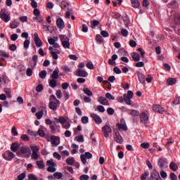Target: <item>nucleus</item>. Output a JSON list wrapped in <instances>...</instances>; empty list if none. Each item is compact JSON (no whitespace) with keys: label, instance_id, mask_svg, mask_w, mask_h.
I'll return each mask as SVG.
<instances>
[{"label":"nucleus","instance_id":"59","mask_svg":"<svg viewBox=\"0 0 180 180\" xmlns=\"http://www.w3.org/2000/svg\"><path fill=\"white\" fill-rule=\"evenodd\" d=\"M86 67H87L89 70H94L95 68V66L94 65V63H92V62H89L86 65Z\"/></svg>","mask_w":180,"mask_h":180},{"label":"nucleus","instance_id":"31","mask_svg":"<svg viewBox=\"0 0 180 180\" xmlns=\"http://www.w3.org/2000/svg\"><path fill=\"white\" fill-rule=\"evenodd\" d=\"M4 91L6 93L7 98H12V95H11L12 91H11V89L4 88Z\"/></svg>","mask_w":180,"mask_h":180},{"label":"nucleus","instance_id":"48","mask_svg":"<svg viewBox=\"0 0 180 180\" xmlns=\"http://www.w3.org/2000/svg\"><path fill=\"white\" fill-rule=\"evenodd\" d=\"M58 122H59V123L63 125L67 122V119H65L64 117H59Z\"/></svg>","mask_w":180,"mask_h":180},{"label":"nucleus","instance_id":"13","mask_svg":"<svg viewBox=\"0 0 180 180\" xmlns=\"http://www.w3.org/2000/svg\"><path fill=\"white\" fill-rule=\"evenodd\" d=\"M153 110L156 113H164L165 110L160 105H154L152 108Z\"/></svg>","mask_w":180,"mask_h":180},{"label":"nucleus","instance_id":"47","mask_svg":"<svg viewBox=\"0 0 180 180\" xmlns=\"http://www.w3.org/2000/svg\"><path fill=\"white\" fill-rule=\"evenodd\" d=\"M33 20H38V22L39 23H43V22H44V20L40 15H37V17H34Z\"/></svg>","mask_w":180,"mask_h":180},{"label":"nucleus","instance_id":"35","mask_svg":"<svg viewBox=\"0 0 180 180\" xmlns=\"http://www.w3.org/2000/svg\"><path fill=\"white\" fill-rule=\"evenodd\" d=\"M129 115H131V116H134V117H136V116L140 115V112L132 109V110H130Z\"/></svg>","mask_w":180,"mask_h":180},{"label":"nucleus","instance_id":"34","mask_svg":"<svg viewBox=\"0 0 180 180\" xmlns=\"http://www.w3.org/2000/svg\"><path fill=\"white\" fill-rule=\"evenodd\" d=\"M96 41L98 44H102L103 43V39L101 34H97L96 36Z\"/></svg>","mask_w":180,"mask_h":180},{"label":"nucleus","instance_id":"51","mask_svg":"<svg viewBox=\"0 0 180 180\" xmlns=\"http://www.w3.org/2000/svg\"><path fill=\"white\" fill-rule=\"evenodd\" d=\"M26 75L27 77H32L33 75V69L29 68L27 69Z\"/></svg>","mask_w":180,"mask_h":180},{"label":"nucleus","instance_id":"17","mask_svg":"<svg viewBox=\"0 0 180 180\" xmlns=\"http://www.w3.org/2000/svg\"><path fill=\"white\" fill-rule=\"evenodd\" d=\"M117 58V55L114 54L111 56V59L108 60V64L110 65H116V60Z\"/></svg>","mask_w":180,"mask_h":180},{"label":"nucleus","instance_id":"45","mask_svg":"<svg viewBox=\"0 0 180 180\" xmlns=\"http://www.w3.org/2000/svg\"><path fill=\"white\" fill-rule=\"evenodd\" d=\"M62 46L64 49H70V40L62 42Z\"/></svg>","mask_w":180,"mask_h":180},{"label":"nucleus","instance_id":"50","mask_svg":"<svg viewBox=\"0 0 180 180\" xmlns=\"http://www.w3.org/2000/svg\"><path fill=\"white\" fill-rule=\"evenodd\" d=\"M105 98L107 99H109L110 101H115V96H113V95H111L110 93L105 94Z\"/></svg>","mask_w":180,"mask_h":180},{"label":"nucleus","instance_id":"37","mask_svg":"<svg viewBox=\"0 0 180 180\" xmlns=\"http://www.w3.org/2000/svg\"><path fill=\"white\" fill-rule=\"evenodd\" d=\"M99 25V21L96 20H94L93 21H91V29H95L96 26Z\"/></svg>","mask_w":180,"mask_h":180},{"label":"nucleus","instance_id":"18","mask_svg":"<svg viewBox=\"0 0 180 180\" xmlns=\"http://www.w3.org/2000/svg\"><path fill=\"white\" fill-rule=\"evenodd\" d=\"M56 25L58 29H63L65 27L64 20H63V18H58L56 20Z\"/></svg>","mask_w":180,"mask_h":180},{"label":"nucleus","instance_id":"23","mask_svg":"<svg viewBox=\"0 0 180 180\" xmlns=\"http://www.w3.org/2000/svg\"><path fill=\"white\" fill-rule=\"evenodd\" d=\"M11 151H13V153H16V151L19 150V144L17 143H13L11 146Z\"/></svg>","mask_w":180,"mask_h":180},{"label":"nucleus","instance_id":"28","mask_svg":"<svg viewBox=\"0 0 180 180\" xmlns=\"http://www.w3.org/2000/svg\"><path fill=\"white\" fill-rule=\"evenodd\" d=\"M167 85H175L176 84V79L175 78H168L167 80Z\"/></svg>","mask_w":180,"mask_h":180},{"label":"nucleus","instance_id":"9","mask_svg":"<svg viewBox=\"0 0 180 180\" xmlns=\"http://www.w3.org/2000/svg\"><path fill=\"white\" fill-rule=\"evenodd\" d=\"M102 131L105 137H109V133H112V128L109 125H105L102 127Z\"/></svg>","mask_w":180,"mask_h":180},{"label":"nucleus","instance_id":"36","mask_svg":"<svg viewBox=\"0 0 180 180\" xmlns=\"http://www.w3.org/2000/svg\"><path fill=\"white\" fill-rule=\"evenodd\" d=\"M59 39H60L61 43H63V41H67L70 40V38L64 34L60 35Z\"/></svg>","mask_w":180,"mask_h":180},{"label":"nucleus","instance_id":"11","mask_svg":"<svg viewBox=\"0 0 180 180\" xmlns=\"http://www.w3.org/2000/svg\"><path fill=\"white\" fill-rule=\"evenodd\" d=\"M58 106H60L59 100H56V103L54 101H50L49 105V109H51V110H54V111L57 110V108H58Z\"/></svg>","mask_w":180,"mask_h":180},{"label":"nucleus","instance_id":"63","mask_svg":"<svg viewBox=\"0 0 180 180\" xmlns=\"http://www.w3.org/2000/svg\"><path fill=\"white\" fill-rule=\"evenodd\" d=\"M80 180H88L89 179V176L86 174H82L79 176Z\"/></svg>","mask_w":180,"mask_h":180},{"label":"nucleus","instance_id":"58","mask_svg":"<svg viewBox=\"0 0 180 180\" xmlns=\"http://www.w3.org/2000/svg\"><path fill=\"white\" fill-rule=\"evenodd\" d=\"M97 110L100 112V113H103L105 112V107H103V105H98Z\"/></svg>","mask_w":180,"mask_h":180},{"label":"nucleus","instance_id":"53","mask_svg":"<svg viewBox=\"0 0 180 180\" xmlns=\"http://www.w3.org/2000/svg\"><path fill=\"white\" fill-rule=\"evenodd\" d=\"M20 139L23 141H29V140H30V139L29 138L27 134H22V135H21Z\"/></svg>","mask_w":180,"mask_h":180},{"label":"nucleus","instance_id":"8","mask_svg":"<svg viewBox=\"0 0 180 180\" xmlns=\"http://www.w3.org/2000/svg\"><path fill=\"white\" fill-rule=\"evenodd\" d=\"M158 165L161 169L167 168L168 167V162L167 161L166 158H161L158 160Z\"/></svg>","mask_w":180,"mask_h":180},{"label":"nucleus","instance_id":"55","mask_svg":"<svg viewBox=\"0 0 180 180\" xmlns=\"http://www.w3.org/2000/svg\"><path fill=\"white\" fill-rule=\"evenodd\" d=\"M31 158L34 161H36L37 160H39V154L37 153H32Z\"/></svg>","mask_w":180,"mask_h":180},{"label":"nucleus","instance_id":"20","mask_svg":"<svg viewBox=\"0 0 180 180\" xmlns=\"http://www.w3.org/2000/svg\"><path fill=\"white\" fill-rule=\"evenodd\" d=\"M160 177V173H158L155 169H153L150 174V179H158Z\"/></svg>","mask_w":180,"mask_h":180},{"label":"nucleus","instance_id":"6","mask_svg":"<svg viewBox=\"0 0 180 180\" xmlns=\"http://www.w3.org/2000/svg\"><path fill=\"white\" fill-rule=\"evenodd\" d=\"M34 41L35 43V45L37 47L40 48L41 46H43V41L41 39H40V37H39V34L37 32H35L34 34Z\"/></svg>","mask_w":180,"mask_h":180},{"label":"nucleus","instance_id":"46","mask_svg":"<svg viewBox=\"0 0 180 180\" xmlns=\"http://www.w3.org/2000/svg\"><path fill=\"white\" fill-rule=\"evenodd\" d=\"M150 175V172H145L144 174H143L141 176V180H146L147 178H148V176Z\"/></svg>","mask_w":180,"mask_h":180},{"label":"nucleus","instance_id":"60","mask_svg":"<svg viewBox=\"0 0 180 180\" xmlns=\"http://www.w3.org/2000/svg\"><path fill=\"white\" fill-rule=\"evenodd\" d=\"M30 148L32 151V153H39V148H37V146H31Z\"/></svg>","mask_w":180,"mask_h":180},{"label":"nucleus","instance_id":"41","mask_svg":"<svg viewBox=\"0 0 180 180\" xmlns=\"http://www.w3.org/2000/svg\"><path fill=\"white\" fill-rule=\"evenodd\" d=\"M39 78H41V79H44L47 75V72L46 70H42L39 74Z\"/></svg>","mask_w":180,"mask_h":180},{"label":"nucleus","instance_id":"39","mask_svg":"<svg viewBox=\"0 0 180 180\" xmlns=\"http://www.w3.org/2000/svg\"><path fill=\"white\" fill-rule=\"evenodd\" d=\"M60 6L61 9L65 11V9H67V8H68V4H67V2L63 1L60 2Z\"/></svg>","mask_w":180,"mask_h":180},{"label":"nucleus","instance_id":"2","mask_svg":"<svg viewBox=\"0 0 180 180\" xmlns=\"http://www.w3.org/2000/svg\"><path fill=\"white\" fill-rule=\"evenodd\" d=\"M32 150H30V148L29 146H22L20 148L19 151H17V155L20 156L21 154L24 155L25 158H29L30 157V154Z\"/></svg>","mask_w":180,"mask_h":180},{"label":"nucleus","instance_id":"24","mask_svg":"<svg viewBox=\"0 0 180 180\" xmlns=\"http://www.w3.org/2000/svg\"><path fill=\"white\" fill-rule=\"evenodd\" d=\"M131 3L133 8H140V1H139V0H131Z\"/></svg>","mask_w":180,"mask_h":180},{"label":"nucleus","instance_id":"38","mask_svg":"<svg viewBox=\"0 0 180 180\" xmlns=\"http://www.w3.org/2000/svg\"><path fill=\"white\" fill-rule=\"evenodd\" d=\"M117 126H118L119 129H122V130H124V131H127V126L126 125V124L118 123L117 124Z\"/></svg>","mask_w":180,"mask_h":180},{"label":"nucleus","instance_id":"49","mask_svg":"<svg viewBox=\"0 0 180 180\" xmlns=\"http://www.w3.org/2000/svg\"><path fill=\"white\" fill-rule=\"evenodd\" d=\"M75 159L73 157L69 158L66 160V162L68 165H72L74 164Z\"/></svg>","mask_w":180,"mask_h":180},{"label":"nucleus","instance_id":"32","mask_svg":"<svg viewBox=\"0 0 180 180\" xmlns=\"http://www.w3.org/2000/svg\"><path fill=\"white\" fill-rule=\"evenodd\" d=\"M49 86L51 88H56V86H57V81L56 79H52L49 81Z\"/></svg>","mask_w":180,"mask_h":180},{"label":"nucleus","instance_id":"33","mask_svg":"<svg viewBox=\"0 0 180 180\" xmlns=\"http://www.w3.org/2000/svg\"><path fill=\"white\" fill-rule=\"evenodd\" d=\"M19 25V22H18L16 20H14L10 23V27L11 29H16Z\"/></svg>","mask_w":180,"mask_h":180},{"label":"nucleus","instance_id":"29","mask_svg":"<svg viewBox=\"0 0 180 180\" xmlns=\"http://www.w3.org/2000/svg\"><path fill=\"white\" fill-rule=\"evenodd\" d=\"M132 59L134 61H140V54H139L137 52H134L132 55Z\"/></svg>","mask_w":180,"mask_h":180},{"label":"nucleus","instance_id":"61","mask_svg":"<svg viewBox=\"0 0 180 180\" xmlns=\"http://www.w3.org/2000/svg\"><path fill=\"white\" fill-rule=\"evenodd\" d=\"M101 34L103 37H109V32L108 31L103 30L101 32Z\"/></svg>","mask_w":180,"mask_h":180},{"label":"nucleus","instance_id":"27","mask_svg":"<svg viewBox=\"0 0 180 180\" xmlns=\"http://www.w3.org/2000/svg\"><path fill=\"white\" fill-rule=\"evenodd\" d=\"M83 92L87 95V96H92L94 95V93L92 92V91H91L90 89H89L88 88L85 87L83 89Z\"/></svg>","mask_w":180,"mask_h":180},{"label":"nucleus","instance_id":"22","mask_svg":"<svg viewBox=\"0 0 180 180\" xmlns=\"http://www.w3.org/2000/svg\"><path fill=\"white\" fill-rule=\"evenodd\" d=\"M49 51H51V54L53 58V60H58V53H56V52H54V51H53V47L50 46L49 48Z\"/></svg>","mask_w":180,"mask_h":180},{"label":"nucleus","instance_id":"7","mask_svg":"<svg viewBox=\"0 0 180 180\" xmlns=\"http://www.w3.org/2000/svg\"><path fill=\"white\" fill-rule=\"evenodd\" d=\"M50 139L53 147H57V146L60 144V136L52 135L51 136Z\"/></svg>","mask_w":180,"mask_h":180},{"label":"nucleus","instance_id":"54","mask_svg":"<svg viewBox=\"0 0 180 180\" xmlns=\"http://www.w3.org/2000/svg\"><path fill=\"white\" fill-rule=\"evenodd\" d=\"M44 89L43 84H38L36 87L37 92H41Z\"/></svg>","mask_w":180,"mask_h":180},{"label":"nucleus","instance_id":"25","mask_svg":"<svg viewBox=\"0 0 180 180\" xmlns=\"http://www.w3.org/2000/svg\"><path fill=\"white\" fill-rule=\"evenodd\" d=\"M51 77L52 79H58V69H55Z\"/></svg>","mask_w":180,"mask_h":180},{"label":"nucleus","instance_id":"3","mask_svg":"<svg viewBox=\"0 0 180 180\" xmlns=\"http://www.w3.org/2000/svg\"><path fill=\"white\" fill-rule=\"evenodd\" d=\"M46 165L49 167L47 168L48 172H56V169L54 167H57V163L54 162V160L51 159L47 160Z\"/></svg>","mask_w":180,"mask_h":180},{"label":"nucleus","instance_id":"42","mask_svg":"<svg viewBox=\"0 0 180 180\" xmlns=\"http://www.w3.org/2000/svg\"><path fill=\"white\" fill-rule=\"evenodd\" d=\"M38 59H39V56L37 55H34L32 56V61L34 62V66L32 67V68H34V67L37 65Z\"/></svg>","mask_w":180,"mask_h":180},{"label":"nucleus","instance_id":"62","mask_svg":"<svg viewBox=\"0 0 180 180\" xmlns=\"http://www.w3.org/2000/svg\"><path fill=\"white\" fill-rule=\"evenodd\" d=\"M28 178L30 180H39V179L37 178V176H36L34 174H30L28 176Z\"/></svg>","mask_w":180,"mask_h":180},{"label":"nucleus","instance_id":"52","mask_svg":"<svg viewBox=\"0 0 180 180\" xmlns=\"http://www.w3.org/2000/svg\"><path fill=\"white\" fill-rule=\"evenodd\" d=\"M39 112H42L43 115H47V107L46 106H41L39 108Z\"/></svg>","mask_w":180,"mask_h":180},{"label":"nucleus","instance_id":"21","mask_svg":"<svg viewBox=\"0 0 180 180\" xmlns=\"http://www.w3.org/2000/svg\"><path fill=\"white\" fill-rule=\"evenodd\" d=\"M137 75L139 81L141 82V84H144V82H146V77H144L143 73L138 72Z\"/></svg>","mask_w":180,"mask_h":180},{"label":"nucleus","instance_id":"10","mask_svg":"<svg viewBox=\"0 0 180 180\" xmlns=\"http://www.w3.org/2000/svg\"><path fill=\"white\" fill-rule=\"evenodd\" d=\"M9 83V80H8V77L6 75H3L0 77V88H4V86H6Z\"/></svg>","mask_w":180,"mask_h":180},{"label":"nucleus","instance_id":"14","mask_svg":"<svg viewBox=\"0 0 180 180\" xmlns=\"http://www.w3.org/2000/svg\"><path fill=\"white\" fill-rule=\"evenodd\" d=\"M114 139L118 144H122V143H123V137H122V135H120L119 132H115L114 134Z\"/></svg>","mask_w":180,"mask_h":180},{"label":"nucleus","instance_id":"43","mask_svg":"<svg viewBox=\"0 0 180 180\" xmlns=\"http://www.w3.org/2000/svg\"><path fill=\"white\" fill-rule=\"evenodd\" d=\"M76 141H78V143H84V136L79 135L75 137Z\"/></svg>","mask_w":180,"mask_h":180},{"label":"nucleus","instance_id":"4","mask_svg":"<svg viewBox=\"0 0 180 180\" xmlns=\"http://www.w3.org/2000/svg\"><path fill=\"white\" fill-rule=\"evenodd\" d=\"M139 119L141 123H143L146 127H147V124L150 123V119L148 118V115L146 112H141L139 114Z\"/></svg>","mask_w":180,"mask_h":180},{"label":"nucleus","instance_id":"56","mask_svg":"<svg viewBox=\"0 0 180 180\" xmlns=\"http://www.w3.org/2000/svg\"><path fill=\"white\" fill-rule=\"evenodd\" d=\"M17 49L18 46L15 44H13L9 46V50H11V51H16Z\"/></svg>","mask_w":180,"mask_h":180},{"label":"nucleus","instance_id":"5","mask_svg":"<svg viewBox=\"0 0 180 180\" xmlns=\"http://www.w3.org/2000/svg\"><path fill=\"white\" fill-rule=\"evenodd\" d=\"M3 158L6 160V161H12L15 157V154L11 150H7L2 155Z\"/></svg>","mask_w":180,"mask_h":180},{"label":"nucleus","instance_id":"64","mask_svg":"<svg viewBox=\"0 0 180 180\" xmlns=\"http://www.w3.org/2000/svg\"><path fill=\"white\" fill-rule=\"evenodd\" d=\"M170 179L171 180H178V176H176V174H175V173H171L170 174Z\"/></svg>","mask_w":180,"mask_h":180},{"label":"nucleus","instance_id":"26","mask_svg":"<svg viewBox=\"0 0 180 180\" xmlns=\"http://www.w3.org/2000/svg\"><path fill=\"white\" fill-rule=\"evenodd\" d=\"M169 168L172 171H178V165L174 162L170 163Z\"/></svg>","mask_w":180,"mask_h":180},{"label":"nucleus","instance_id":"57","mask_svg":"<svg viewBox=\"0 0 180 180\" xmlns=\"http://www.w3.org/2000/svg\"><path fill=\"white\" fill-rule=\"evenodd\" d=\"M174 21L176 22V23H177L178 25H180V15L179 14H176L174 15Z\"/></svg>","mask_w":180,"mask_h":180},{"label":"nucleus","instance_id":"30","mask_svg":"<svg viewBox=\"0 0 180 180\" xmlns=\"http://www.w3.org/2000/svg\"><path fill=\"white\" fill-rule=\"evenodd\" d=\"M37 165L39 169H44V162L43 160H38L37 161Z\"/></svg>","mask_w":180,"mask_h":180},{"label":"nucleus","instance_id":"16","mask_svg":"<svg viewBox=\"0 0 180 180\" xmlns=\"http://www.w3.org/2000/svg\"><path fill=\"white\" fill-rule=\"evenodd\" d=\"M98 102L101 104L103 105L104 106H108L109 105V101H108V98L101 96L98 99Z\"/></svg>","mask_w":180,"mask_h":180},{"label":"nucleus","instance_id":"15","mask_svg":"<svg viewBox=\"0 0 180 180\" xmlns=\"http://www.w3.org/2000/svg\"><path fill=\"white\" fill-rule=\"evenodd\" d=\"M91 118L93 119L97 124H101V123H102V118L96 114H91Z\"/></svg>","mask_w":180,"mask_h":180},{"label":"nucleus","instance_id":"12","mask_svg":"<svg viewBox=\"0 0 180 180\" xmlns=\"http://www.w3.org/2000/svg\"><path fill=\"white\" fill-rule=\"evenodd\" d=\"M75 75H77V77H82V78H86V77L88 76V72H86V71L85 70H82L78 68L75 72Z\"/></svg>","mask_w":180,"mask_h":180},{"label":"nucleus","instance_id":"40","mask_svg":"<svg viewBox=\"0 0 180 180\" xmlns=\"http://www.w3.org/2000/svg\"><path fill=\"white\" fill-rule=\"evenodd\" d=\"M0 57H4L5 58H9V53L6 51L0 50Z\"/></svg>","mask_w":180,"mask_h":180},{"label":"nucleus","instance_id":"1","mask_svg":"<svg viewBox=\"0 0 180 180\" xmlns=\"http://www.w3.org/2000/svg\"><path fill=\"white\" fill-rule=\"evenodd\" d=\"M134 96V94L132 91H128L127 94H124L123 96L118 97L117 98V101L120 102V103H123V102H125L127 105H131V99H133V96Z\"/></svg>","mask_w":180,"mask_h":180},{"label":"nucleus","instance_id":"19","mask_svg":"<svg viewBox=\"0 0 180 180\" xmlns=\"http://www.w3.org/2000/svg\"><path fill=\"white\" fill-rule=\"evenodd\" d=\"M0 18L5 22L6 23H8L9 20H11V17L6 14V13H4L2 14H0Z\"/></svg>","mask_w":180,"mask_h":180},{"label":"nucleus","instance_id":"44","mask_svg":"<svg viewBox=\"0 0 180 180\" xmlns=\"http://www.w3.org/2000/svg\"><path fill=\"white\" fill-rule=\"evenodd\" d=\"M53 176L56 179H61V178H63V173H61V172H55L53 174Z\"/></svg>","mask_w":180,"mask_h":180}]
</instances>
